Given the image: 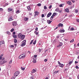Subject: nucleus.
Returning a JSON list of instances; mask_svg holds the SVG:
<instances>
[{"label":"nucleus","instance_id":"obj_1","mask_svg":"<svg viewBox=\"0 0 79 79\" xmlns=\"http://www.w3.org/2000/svg\"><path fill=\"white\" fill-rule=\"evenodd\" d=\"M1 60V59H0V65L6 63V60H4L3 61L2 60Z\"/></svg>","mask_w":79,"mask_h":79},{"label":"nucleus","instance_id":"obj_2","mask_svg":"<svg viewBox=\"0 0 79 79\" xmlns=\"http://www.w3.org/2000/svg\"><path fill=\"white\" fill-rule=\"evenodd\" d=\"M20 73L18 71L16 72L14 74V76H16V77H17V76H18L19 74Z\"/></svg>","mask_w":79,"mask_h":79},{"label":"nucleus","instance_id":"obj_3","mask_svg":"<svg viewBox=\"0 0 79 79\" xmlns=\"http://www.w3.org/2000/svg\"><path fill=\"white\" fill-rule=\"evenodd\" d=\"M13 26L15 27L17 25V22L16 21H14L12 22Z\"/></svg>","mask_w":79,"mask_h":79},{"label":"nucleus","instance_id":"obj_4","mask_svg":"<svg viewBox=\"0 0 79 79\" xmlns=\"http://www.w3.org/2000/svg\"><path fill=\"white\" fill-rule=\"evenodd\" d=\"M26 40H24L22 42V43L21 44V46H23H23H24L25 45H26Z\"/></svg>","mask_w":79,"mask_h":79},{"label":"nucleus","instance_id":"obj_5","mask_svg":"<svg viewBox=\"0 0 79 79\" xmlns=\"http://www.w3.org/2000/svg\"><path fill=\"white\" fill-rule=\"evenodd\" d=\"M12 20H13V17L12 16L9 17V18L8 19V21H12Z\"/></svg>","mask_w":79,"mask_h":79},{"label":"nucleus","instance_id":"obj_6","mask_svg":"<svg viewBox=\"0 0 79 79\" xmlns=\"http://www.w3.org/2000/svg\"><path fill=\"white\" fill-rule=\"evenodd\" d=\"M25 38V35H22V36H21L20 39L21 40H24Z\"/></svg>","mask_w":79,"mask_h":79},{"label":"nucleus","instance_id":"obj_7","mask_svg":"<svg viewBox=\"0 0 79 79\" xmlns=\"http://www.w3.org/2000/svg\"><path fill=\"white\" fill-rule=\"evenodd\" d=\"M26 57V56H25V54H24V56H21H21H19V58L20 59H21V58H24Z\"/></svg>","mask_w":79,"mask_h":79},{"label":"nucleus","instance_id":"obj_8","mask_svg":"<svg viewBox=\"0 0 79 79\" xmlns=\"http://www.w3.org/2000/svg\"><path fill=\"white\" fill-rule=\"evenodd\" d=\"M36 72H37V71H36V69H33L31 71V73H36Z\"/></svg>","mask_w":79,"mask_h":79},{"label":"nucleus","instance_id":"obj_9","mask_svg":"<svg viewBox=\"0 0 79 79\" xmlns=\"http://www.w3.org/2000/svg\"><path fill=\"white\" fill-rule=\"evenodd\" d=\"M63 45V43H60L59 44V45H58L57 47H60L61 46H62Z\"/></svg>","mask_w":79,"mask_h":79},{"label":"nucleus","instance_id":"obj_10","mask_svg":"<svg viewBox=\"0 0 79 79\" xmlns=\"http://www.w3.org/2000/svg\"><path fill=\"white\" fill-rule=\"evenodd\" d=\"M22 35L23 34H22L21 33H19L18 35V37L19 38V39H20Z\"/></svg>","mask_w":79,"mask_h":79},{"label":"nucleus","instance_id":"obj_11","mask_svg":"<svg viewBox=\"0 0 79 79\" xmlns=\"http://www.w3.org/2000/svg\"><path fill=\"white\" fill-rule=\"evenodd\" d=\"M24 21H28V20H29V18L27 17H25L24 18Z\"/></svg>","mask_w":79,"mask_h":79},{"label":"nucleus","instance_id":"obj_12","mask_svg":"<svg viewBox=\"0 0 79 79\" xmlns=\"http://www.w3.org/2000/svg\"><path fill=\"white\" fill-rule=\"evenodd\" d=\"M52 13L51 12H49L47 15V17L48 18H49V17H50V16H51V15H52Z\"/></svg>","mask_w":79,"mask_h":79},{"label":"nucleus","instance_id":"obj_13","mask_svg":"<svg viewBox=\"0 0 79 79\" xmlns=\"http://www.w3.org/2000/svg\"><path fill=\"white\" fill-rule=\"evenodd\" d=\"M63 24L60 23L58 25V27H63Z\"/></svg>","mask_w":79,"mask_h":79},{"label":"nucleus","instance_id":"obj_14","mask_svg":"<svg viewBox=\"0 0 79 79\" xmlns=\"http://www.w3.org/2000/svg\"><path fill=\"white\" fill-rule=\"evenodd\" d=\"M39 12L37 11H36L35 12V15H34V16H36L37 15H39Z\"/></svg>","mask_w":79,"mask_h":79},{"label":"nucleus","instance_id":"obj_15","mask_svg":"<svg viewBox=\"0 0 79 79\" xmlns=\"http://www.w3.org/2000/svg\"><path fill=\"white\" fill-rule=\"evenodd\" d=\"M52 22V21H51L50 20H47V23L48 24H50Z\"/></svg>","mask_w":79,"mask_h":79},{"label":"nucleus","instance_id":"obj_16","mask_svg":"<svg viewBox=\"0 0 79 79\" xmlns=\"http://www.w3.org/2000/svg\"><path fill=\"white\" fill-rule=\"evenodd\" d=\"M67 4H68L69 5H71L72 4V3H71V1H68L67 2Z\"/></svg>","mask_w":79,"mask_h":79},{"label":"nucleus","instance_id":"obj_17","mask_svg":"<svg viewBox=\"0 0 79 79\" xmlns=\"http://www.w3.org/2000/svg\"><path fill=\"white\" fill-rule=\"evenodd\" d=\"M5 44V41L3 40L0 42V44L1 45L2 44Z\"/></svg>","mask_w":79,"mask_h":79},{"label":"nucleus","instance_id":"obj_18","mask_svg":"<svg viewBox=\"0 0 79 79\" xmlns=\"http://www.w3.org/2000/svg\"><path fill=\"white\" fill-rule=\"evenodd\" d=\"M64 66V65L63 64H60L59 65V66H60V67H61V68H63Z\"/></svg>","mask_w":79,"mask_h":79},{"label":"nucleus","instance_id":"obj_19","mask_svg":"<svg viewBox=\"0 0 79 79\" xmlns=\"http://www.w3.org/2000/svg\"><path fill=\"white\" fill-rule=\"evenodd\" d=\"M65 12H67V13H69V9L67 8L65 10Z\"/></svg>","mask_w":79,"mask_h":79},{"label":"nucleus","instance_id":"obj_20","mask_svg":"<svg viewBox=\"0 0 79 79\" xmlns=\"http://www.w3.org/2000/svg\"><path fill=\"white\" fill-rule=\"evenodd\" d=\"M15 13L16 14H18L20 13V11L19 10H16Z\"/></svg>","mask_w":79,"mask_h":79},{"label":"nucleus","instance_id":"obj_21","mask_svg":"<svg viewBox=\"0 0 79 79\" xmlns=\"http://www.w3.org/2000/svg\"><path fill=\"white\" fill-rule=\"evenodd\" d=\"M27 10H28L29 11H31V7L30 6H28L27 7Z\"/></svg>","mask_w":79,"mask_h":79},{"label":"nucleus","instance_id":"obj_22","mask_svg":"<svg viewBox=\"0 0 79 79\" xmlns=\"http://www.w3.org/2000/svg\"><path fill=\"white\" fill-rule=\"evenodd\" d=\"M59 73V70L55 71L54 73V74H57V73Z\"/></svg>","mask_w":79,"mask_h":79},{"label":"nucleus","instance_id":"obj_23","mask_svg":"<svg viewBox=\"0 0 79 79\" xmlns=\"http://www.w3.org/2000/svg\"><path fill=\"white\" fill-rule=\"evenodd\" d=\"M64 31H65L64 30H60V32H64Z\"/></svg>","mask_w":79,"mask_h":79},{"label":"nucleus","instance_id":"obj_24","mask_svg":"<svg viewBox=\"0 0 79 79\" xmlns=\"http://www.w3.org/2000/svg\"><path fill=\"white\" fill-rule=\"evenodd\" d=\"M12 11V9L10 8L8 9V12H10Z\"/></svg>","mask_w":79,"mask_h":79},{"label":"nucleus","instance_id":"obj_25","mask_svg":"<svg viewBox=\"0 0 79 79\" xmlns=\"http://www.w3.org/2000/svg\"><path fill=\"white\" fill-rule=\"evenodd\" d=\"M5 59V58L4 57H1V61H4V60H4Z\"/></svg>","mask_w":79,"mask_h":79},{"label":"nucleus","instance_id":"obj_26","mask_svg":"<svg viewBox=\"0 0 79 79\" xmlns=\"http://www.w3.org/2000/svg\"><path fill=\"white\" fill-rule=\"evenodd\" d=\"M6 34H8V35H11V33H10V32L9 31L6 32Z\"/></svg>","mask_w":79,"mask_h":79},{"label":"nucleus","instance_id":"obj_27","mask_svg":"<svg viewBox=\"0 0 79 79\" xmlns=\"http://www.w3.org/2000/svg\"><path fill=\"white\" fill-rule=\"evenodd\" d=\"M34 33H35V34H36V35H38V34H39V32H37V31H35L34 32Z\"/></svg>","mask_w":79,"mask_h":79},{"label":"nucleus","instance_id":"obj_28","mask_svg":"<svg viewBox=\"0 0 79 79\" xmlns=\"http://www.w3.org/2000/svg\"><path fill=\"white\" fill-rule=\"evenodd\" d=\"M12 37H14V38H16L17 37V35H13Z\"/></svg>","mask_w":79,"mask_h":79},{"label":"nucleus","instance_id":"obj_29","mask_svg":"<svg viewBox=\"0 0 79 79\" xmlns=\"http://www.w3.org/2000/svg\"><path fill=\"white\" fill-rule=\"evenodd\" d=\"M73 60L69 62V64H71L73 63Z\"/></svg>","mask_w":79,"mask_h":79},{"label":"nucleus","instance_id":"obj_30","mask_svg":"<svg viewBox=\"0 0 79 79\" xmlns=\"http://www.w3.org/2000/svg\"><path fill=\"white\" fill-rule=\"evenodd\" d=\"M14 43H16L17 42V40L16 39H14Z\"/></svg>","mask_w":79,"mask_h":79},{"label":"nucleus","instance_id":"obj_31","mask_svg":"<svg viewBox=\"0 0 79 79\" xmlns=\"http://www.w3.org/2000/svg\"><path fill=\"white\" fill-rule=\"evenodd\" d=\"M56 11H59V8H57L56 10H55Z\"/></svg>","mask_w":79,"mask_h":79},{"label":"nucleus","instance_id":"obj_32","mask_svg":"<svg viewBox=\"0 0 79 79\" xmlns=\"http://www.w3.org/2000/svg\"><path fill=\"white\" fill-rule=\"evenodd\" d=\"M52 15L53 16H56V13H53Z\"/></svg>","mask_w":79,"mask_h":79},{"label":"nucleus","instance_id":"obj_33","mask_svg":"<svg viewBox=\"0 0 79 79\" xmlns=\"http://www.w3.org/2000/svg\"><path fill=\"white\" fill-rule=\"evenodd\" d=\"M74 39L72 40L71 41H70V43H73V42H74Z\"/></svg>","mask_w":79,"mask_h":79},{"label":"nucleus","instance_id":"obj_34","mask_svg":"<svg viewBox=\"0 0 79 79\" xmlns=\"http://www.w3.org/2000/svg\"><path fill=\"white\" fill-rule=\"evenodd\" d=\"M33 42H34V40H31L30 43V44L31 45V44H32L33 43Z\"/></svg>","mask_w":79,"mask_h":79},{"label":"nucleus","instance_id":"obj_35","mask_svg":"<svg viewBox=\"0 0 79 79\" xmlns=\"http://www.w3.org/2000/svg\"><path fill=\"white\" fill-rule=\"evenodd\" d=\"M36 40H35L33 42V45H35V44L36 43Z\"/></svg>","mask_w":79,"mask_h":79},{"label":"nucleus","instance_id":"obj_36","mask_svg":"<svg viewBox=\"0 0 79 79\" xmlns=\"http://www.w3.org/2000/svg\"><path fill=\"white\" fill-rule=\"evenodd\" d=\"M3 56V54H2L0 56V59L1 60V58H2V57Z\"/></svg>","mask_w":79,"mask_h":79},{"label":"nucleus","instance_id":"obj_37","mask_svg":"<svg viewBox=\"0 0 79 79\" xmlns=\"http://www.w3.org/2000/svg\"><path fill=\"white\" fill-rule=\"evenodd\" d=\"M21 69H22V70H23V71L24 70V69H25V68H23L22 67H21Z\"/></svg>","mask_w":79,"mask_h":79},{"label":"nucleus","instance_id":"obj_38","mask_svg":"<svg viewBox=\"0 0 79 79\" xmlns=\"http://www.w3.org/2000/svg\"><path fill=\"white\" fill-rule=\"evenodd\" d=\"M44 10H46V9H47V6H44Z\"/></svg>","mask_w":79,"mask_h":79},{"label":"nucleus","instance_id":"obj_39","mask_svg":"<svg viewBox=\"0 0 79 79\" xmlns=\"http://www.w3.org/2000/svg\"><path fill=\"white\" fill-rule=\"evenodd\" d=\"M69 64H66V66L68 68V67H69Z\"/></svg>","mask_w":79,"mask_h":79},{"label":"nucleus","instance_id":"obj_40","mask_svg":"<svg viewBox=\"0 0 79 79\" xmlns=\"http://www.w3.org/2000/svg\"><path fill=\"white\" fill-rule=\"evenodd\" d=\"M14 31V28H12L11 30H10V32H13Z\"/></svg>","mask_w":79,"mask_h":79},{"label":"nucleus","instance_id":"obj_41","mask_svg":"<svg viewBox=\"0 0 79 79\" xmlns=\"http://www.w3.org/2000/svg\"><path fill=\"white\" fill-rule=\"evenodd\" d=\"M33 62L34 63H35L36 62V60H33Z\"/></svg>","mask_w":79,"mask_h":79},{"label":"nucleus","instance_id":"obj_42","mask_svg":"<svg viewBox=\"0 0 79 79\" xmlns=\"http://www.w3.org/2000/svg\"><path fill=\"white\" fill-rule=\"evenodd\" d=\"M37 6H41V4L40 3L38 4L37 5Z\"/></svg>","mask_w":79,"mask_h":79},{"label":"nucleus","instance_id":"obj_43","mask_svg":"<svg viewBox=\"0 0 79 79\" xmlns=\"http://www.w3.org/2000/svg\"><path fill=\"white\" fill-rule=\"evenodd\" d=\"M3 10V8H0V11H2Z\"/></svg>","mask_w":79,"mask_h":79},{"label":"nucleus","instance_id":"obj_44","mask_svg":"<svg viewBox=\"0 0 79 79\" xmlns=\"http://www.w3.org/2000/svg\"><path fill=\"white\" fill-rule=\"evenodd\" d=\"M15 78H16V77H15V76H13L12 77L11 79H15Z\"/></svg>","mask_w":79,"mask_h":79},{"label":"nucleus","instance_id":"obj_45","mask_svg":"<svg viewBox=\"0 0 79 79\" xmlns=\"http://www.w3.org/2000/svg\"><path fill=\"white\" fill-rule=\"evenodd\" d=\"M12 63V60H10L9 62V64H11Z\"/></svg>","mask_w":79,"mask_h":79},{"label":"nucleus","instance_id":"obj_46","mask_svg":"<svg viewBox=\"0 0 79 79\" xmlns=\"http://www.w3.org/2000/svg\"><path fill=\"white\" fill-rule=\"evenodd\" d=\"M52 5H50V6H49V9H51V8H52Z\"/></svg>","mask_w":79,"mask_h":79},{"label":"nucleus","instance_id":"obj_47","mask_svg":"<svg viewBox=\"0 0 79 79\" xmlns=\"http://www.w3.org/2000/svg\"><path fill=\"white\" fill-rule=\"evenodd\" d=\"M77 12H78V10H76L75 11V13H77Z\"/></svg>","mask_w":79,"mask_h":79},{"label":"nucleus","instance_id":"obj_48","mask_svg":"<svg viewBox=\"0 0 79 79\" xmlns=\"http://www.w3.org/2000/svg\"><path fill=\"white\" fill-rule=\"evenodd\" d=\"M13 47H14V45H12L10 46V48H13Z\"/></svg>","mask_w":79,"mask_h":79},{"label":"nucleus","instance_id":"obj_49","mask_svg":"<svg viewBox=\"0 0 79 79\" xmlns=\"http://www.w3.org/2000/svg\"><path fill=\"white\" fill-rule=\"evenodd\" d=\"M76 69H79V68L78 67V66H76Z\"/></svg>","mask_w":79,"mask_h":79},{"label":"nucleus","instance_id":"obj_50","mask_svg":"<svg viewBox=\"0 0 79 79\" xmlns=\"http://www.w3.org/2000/svg\"><path fill=\"white\" fill-rule=\"evenodd\" d=\"M60 7H63V5L62 4H60V6H59Z\"/></svg>","mask_w":79,"mask_h":79},{"label":"nucleus","instance_id":"obj_51","mask_svg":"<svg viewBox=\"0 0 79 79\" xmlns=\"http://www.w3.org/2000/svg\"><path fill=\"white\" fill-rule=\"evenodd\" d=\"M44 61H45V62H47V59H45Z\"/></svg>","mask_w":79,"mask_h":79},{"label":"nucleus","instance_id":"obj_52","mask_svg":"<svg viewBox=\"0 0 79 79\" xmlns=\"http://www.w3.org/2000/svg\"><path fill=\"white\" fill-rule=\"evenodd\" d=\"M77 22L79 23V19H77Z\"/></svg>","mask_w":79,"mask_h":79},{"label":"nucleus","instance_id":"obj_53","mask_svg":"<svg viewBox=\"0 0 79 79\" xmlns=\"http://www.w3.org/2000/svg\"><path fill=\"white\" fill-rule=\"evenodd\" d=\"M74 28H71V31H74Z\"/></svg>","mask_w":79,"mask_h":79},{"label":"nucleus","instance_id":"obj_54","mask_svg":"<svg viewBox=\"0 0 79 79\" xmlns=\"http://www.w3.org/2000/svg\"><path fill=\"white\" fill-rule=\"evenodd\" d=\"M37 55H34V57L35 58H36L37 57Z\"/></svg>","mask_w":79,"mask_h":79},{"label":"nucleus","instance_id":"obj_55","mask_svg":"<svg viewBox=\"0 0 79 79\" xmlns=\"http://www.w3.org/2000/svg\"><path fill=\"white\" fill-rule=\"evenodd\" d=\"M41 17L42 18H44V15L42 14L41 15Z\"/></svg>","mask_w":79,"mask_h":79},{"label":"nucleus","instance_id":"obj_56","mask_svg":"<svg viewBox=\"0 0 79 79\" xmlns=\"http://www.w3.org/2000/svg\"><path fill=\"white\" fill-rule=\"evenodd\" d=\"M16 34V32H14L13 33V35H15V34Z\"/></svg>","mask_w":79,"mask_h":79},{"label":"nucleus","instance_id":"obj_57","mask_svg":"<svg viewBox=\"0 0 79 79\" xmlns=\"http://www.w3.org/2000/svg\"><path fill=\"white\" fill-rule=\"evenodd\" d=\"M35 31H38V28L37 27L36 28Z\"/></svg>","mask_w":79,"mask_h":79},{"label":"nucleus","instance_id":"obj_58","mask_svg":"<svg viewBox=\"0 0 79 79\" xmlns=\"http://www.w3.org/2000/svg\"><path fill=\"white\" fill-rule=\"evenodd\" d=\"M78 63V62L77 61H75V64H77V63Z\"/></svg>","mask_w":79,"mask_h":79},{"label":"nucleus","instance_id":"obj_59","mask_svg":"<svg viewBox=\"0 0 79 79\" xmlns=\"http://www.w3.org/2000/svg\"><path fill=\"white\" fill-rule=\"evenodd\" d=\"M14 45L15 46V47H16V46H17V44H14Z\"/></svg>","mask_w":79,"mask_h":79},{"label":"nucleus","instance_id":"obj_60","mask_svg":"<svg viewBox=\"0 0 79 79\" xmlns=\"http://www.w3.org/2000/svg\"><path fill=\"white\" fill-rule=\"evenodd\" d=\"M39 52H41V49H40V48L39 49Z\"/></svg>","mask_w":79,"mask_h":79},{"label":"nucleus","instance_id":"obj_61","mask_svg":"<svg viewBox=\"0 0 79 79\" xmlns=\"http://www.w3.org/2000/svg\"><path fill=\"white\" fill-rule=\"evenodd\" d=\"M53 17H54V16L52 15L51 18H53Z\"/></svg>","mask_w":79,"mask_h":79},{"label":"nucleus","instance_id":"obj_62","mask_svg":"<svg viewBox=\"0 0 79 79\" xmlns=\"http://www.w3.org/2000/svg\"><path fill=\"white\" fill-rule=\"evenodd\" d=\"M31 79H34V77H31Z\"/></svg>","mask_w":79,"mask_h":79},{"label":"nucleus","instance_id":"obj_63","mask_svg":"<svg viewBox=\"0 0 79 79\" xmlns=\"http://www.w3.org/2000/svg\"><path fill=\"white\" fill-rule=\"evenodd\" d=\"M68 69H66L64 70L65 71H67Z\"/></svg>","mask_w":79,"mask_h":79},{"label":"nucleus","instance_id":"obj_64","mask_svg":"<svg viewBox=\"0 0 79 79\" xmlns=\"http://www.w3.org/2000/svg\"><path fill=\"white\" fill-rule=\"evenodd\" d=\"M77 79H79V75H78V76H77Z\"/></svg>","mask_w":79,"mask_h":79}]
</instances>
